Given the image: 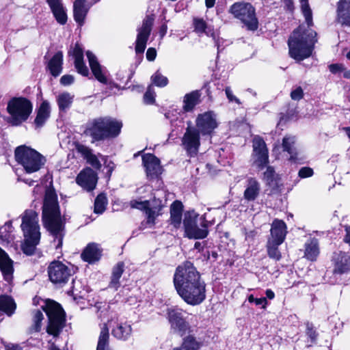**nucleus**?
I'll list each match as a JSON object with an SVG mask.
<instances>
[{"mask_svg":"<svg viewBox=\"0 0 350 350\" xmlns=\"http://www.w3.org/2000/svg\"><path fill=\"white\" fill-rule=\"evenodd\" d=\"M157 56V51L154 48H149L146 52V58L149 61H153Z\"/></svg>","mask_w":350,"mask_h":350,"instance_id":"052dcab7","label":"nucleus"},{"mask_svg":"<svg viewBox=\"0 0 350 350\" xmlns=\"http://www.w3.org/2000/svg\"><path fill=\"white\" fill-rule=\"evenodd\" d=\"M201 93L199 90H194L186 94L183 97V109L186 112L193 110L195 107L200 102Z\"/></svg>","mask_w":350,"mask_h":350,"instance_id":"cd10ccee","label":"nucleus"},{"mask_svg":"<svg viewBox=\"0 0 350 350\" xmlns=\"http://www.w3.org/2000/svg\"><path fill=\"white\" fill-rule=\"evenodd\" d=\"M46 312L49 324L46 332L49 334L57 336L65 324V312L61 306L52 300H48L42 306Z\"/></svg>","mask_w":350,"mask_h":350,"instance_id":"9d476101","label":"nucleus"},{"mask_svg":"<svg viewBox=\"0 0 350 350\" xmlns=\"http://www.w3.org/2000/svg\"><path fill=\"white\" fill-rule=\"evenodd\" d=\"M295 142L294 137H285L282 141V148L284 151L287 152L290 154L289 159L293 162L297 163L299 161V158L297 157L298 154L294 148Z\"/></svg>","mask_w":350,"mask_h":350,"instance_id":"e433bc0d","label":"nucleus"},{"mask_svg":"<svg viewBox=\"0 0 350 350\" xmlns=\"http://www.w3.org/2000/svg\"><path fill=\"white\" fill-rule=\"evenodd\" d=\"M183 226L185 234L189 239H204L208 235V222L205 217H199L194 211L185 213Z\"/></svg>","mask_w":350,"mask_h":350,"instance_id":"6e6552de","label":"nucleus"},{"mask_svg":"<svg viewBox=\"0 0 350 350\" xmlns=\"http://www.w3.org/2000/svg\"><path fill=\"white\" fill-rule=\"evenodd\" d=\"M319 254V242L317 239H310L305 243L304 257L310 261H315Z\"/></svg>","mask_w":350,"mask_h":350,"instance_id":"7c9ffc66","label":"nucleus"},{"mask_svg":"<svg viewBox=\"0 0 350 350\" xmlns=\"http://www.w3.org/2000/svg\"><path fill=\"white\" fill-rule=\"evenodd\" d=\"M75 148L77 152L81 154L85 159L92 153V150L89 147L81 144H77Z\"/></svg>","mask_w":350,"mask_h":350,"instance_id":"09e8293b","label":"nucleus"},{"mask_svg":"<svg viewBox=\"0 0 350 350\" xmlns=\"http://www.w3.org/2000/svg\"><path fill=\"white\" fill-rule=\"evenodd\" d=\"M154 98L155 92L152 88L150 85L144 96V103L146 104H153L154 102Z\"/></svg>","mask_w":350,"mask_h":350,"instance_id":"8fccbe9b","label":"nucleus"},{"mask_svg":"<svg viewBox=\"0 0 350 350\" xmlns=\"http://www.w3.org/2000/svg\"><path fill=\"white\" fill-rule=\"evenodd\" d=\"M317 33L309 29L305 30L302 26L295 29L290 36L288 45L289 55L297 62L311 56L317 40Z\"/></svg>","mask_w":350,"mask_h":350,"instance_id":"7ed1b4c3","label":"nucleus"},{"mask_svg":"<svg viewBox=\"0 0 350 350\" xmlns=\"http://www.w3.org/2000/svg\"><path fill=\"white\" fill-rule=\"evenodd\" d=\"M86 55L95 78L102 83H107V79L105 76V71L98 62L97 57L90 51L86 52Z\"/></svg>","mask_w":350,"mask_h":350,"instance_id":"5701e85b","label":"nucleus"},{"mask_svg":"<svg viewBox=\"0 0 350 350\" xmlns=\"http://www.w3.org/2000/svg\"><path fill=\"white\" fill-rule=\"evenodd\" d=\"M202 346L203 342L200 338L189 334L183 338L181 345L174 347L173 350H200Z\"/></svg>","mask_w":350,"mask_h":350,"instance_id":"c85d7f7f","label":"nucleus"},{"mask_svg":"<svg viewBox=\"0 0 350 350\" xmlns=\"http://www.w3.org/2000/svg\"><path fill=\"white\" fill-rule=\"evenodd\" d=\"M11 239V234L7 232L6 226L0 228V244L3 245L4 243H8Z\"/></svg>","mask_w":350,"mask_h":350,"instance_id":"3c124183","label":"nucleus"},{"mask_svg":"<svg viewBox=\"0 0 350 350\" xmlns=\"http://www.w3.org/2000/svg\"><path fill=\"white\" fill-rule=\"evenodd\" d=\"M57 21L61 24L64 25L67 21V14L65 9L62 5L57 7L51 10Z\"/></svg>","mask_w":350,"mask_h":350,"instance_id":"a18cd8bd","label":"nucleus"},{"mask_svg":"<svg viewBox=\"0 0 350 350\" xmlns=\"http://www.w3.org/2000/svg\"><path fill=\"white\" fill-rule=\"evenodd\" d=\"M336 20L341 25L350 27V0H339L337 4Z\"/></svg>","mask_w":350,"mask_h":350,"instance_id":"393cba45","label":"nucleus"},{"mask_svg":"<svg viewBox=\"0 0 350 350\" xmlns=\"http://www.w3.org/2000/svg\"><path fill=\"white\" fill-rule=\"evenodd\" d=\"M229 12L239 20L247 30L254 31L258 28L255 8L251 3L236 2L230 7Z\"/></svg>","mask_w":350,"mask_h":350,"instance_id":"1a4fd4ad","label":"nucleus"},{"mask_svg":"<svg viewBox=\"0 0 350 350\" xmlns=\"http://www.w3.org/2000/svg\"><path fill=\"white\" fill-rule=\"evenodd\" d=\"M42 221L54 237L56 249L62 246L64 225L61 217L57 196L52 189H46L42 206Z\"/></svg>","mask_w":350,"mask_h":350,"instance_id":"f03ea898","label":"nucleus"},{"mask_svg":"<svg viewBox=\"0 0 350 350\" xmlns=\"http://www.w3.org/2000/svg\"><path fill=\"white\" fill-rule=\"evenodd\" d=\"M72 55L75 58V66L78 73L83 76L89 75V70L83 62V51L81 46L77 44L72 51Z\"/></svg>","mask_w":350,"mask_h":350,"instance_id":"a878e982","label":"nucleus"},{"mask_svg":"<svg viewBox=\"0 0 350 350\" xmlns=\"http://www.w3.org/2000/svg\"><path fill=\"white\" fill-rule=\"evenodd\" d=\"M130 204L133 208L145 211L147 224L150 226L155 224L156 218L161 215L162 208L165 206L161 200L155 197L152 200H133Z\"/></svg>","mask_w":350,"mask_h":350,"instance_id":"9b49d317","label":"nucleus"},{"mask_svg":"<svg viewBox=\"0 0 350 350\" xmlns=\"http://www.w3.org/2000/svg\"><path fill=\"white\" fill-rule=\"evenodd\" d=\"M124 264L122 262H119L113 267L112 271V275L111 282L109 286L110 288L117 290L120 286V279L124 272Z\"/></svg>","mask_w":350,"mask_h":350,"instance_id":"4c0bfd02","label":"nucleus"},{"mask_svg":"<svg viewBox=\"0 0 350 350\" xmlns=\"http://www.w3.org/2000/svg\"><path fill=\"white\" fill-rule=\"evenodd\" d=\"M142 163L149 179L157 178L163 172L159 159L152 154H144Z\"/></svg>","mask_w":350,"mask_h":350,"instance_id":"a211bd4d","label":"nucleus"},{"mask_svg":"<svg viewBox=\"0 0 350 350\" xmlns=\"http://www.w3.org/2000/svg\"><path fill=\"white\" fill-rule=\"evenodd\" d=\"M225 92L226 97L230 102H234L238 105L241 104L240 100L233 94L232 91L230 87H226L225 88Z\"/></svg>","mask_w":350,"mask_h":350,"instance_id":"5fc2aeb1","label":"nucleus"},{"mask_svg":"<svg viewBox=\"0 0 350 350\" xmlns=\"http://www.w3.org/2000/svg\"><path fill=\"white\" fill-rule=\"evenodd\" d=\"M100 256L101 250L96 243L88 244L81 254L82 259L89 263H92L98 260Z\"/></svg>","mask_w":350,"mask_h":350,"instance_id":"bb28decb","label":"nucleus"},{"mask_svg":"<svg viewBox=\"0 0 350 350\" xmlns=\"http://www.w3.org/2000/svg\"><path fill=\"white\" fill-rule=\"evenodd\" d=\"M131 332V326L127 323L118 324L117 326L111 330V334L116 338L124 341L128 340Z\"/></svg>","mask_w":350,"mask_h":350,"instance_id":"f704fd0d","label":"nucleus"},{"mask_svg":"<svg viewBox=\"0 0 350 350\" xmlns=\"http://www.w3.org/2000/svg\"><path fill=\"white\" fill-rule=\"evenodd\" d=\"M307 335L311 338L312 340H314L317 338V333L315 330L310 326V324H307Z\"/></svg>","mask_w":350,"mask_h":350,"instance_id":"680f3d73","label":"nucleus"},{"mask_svg":"<svg viewBox=\"0 0 350 350\" xmlns=\"http://www.w3.org/2000/svg\"><path fill=\"white\" fill-rule=\"evenodd\" d=\"M151 81L154 85L160 88H163L168 83L167 78L163 76L159 70H157L151 76Z\"/></svg>","mask_w":350,"mask_h":350,"instance_id":"49530a36","label":"nucleus"},{"mask_svg":"<svg viewBox=\"0 0 350 350\" xmlns=\"http://www.w3.org/2000/svg\"><path fill=\"white\" fill-rule=\"evenodd\" d=\"M167 319L170 325V329L174 333L183 336L190 332L191 326L189 321L184 318V311L183 310L178 308H168Z\"/></svg>","mask_w":350,"mask_h":350,"instance_id":"f8f14e48","label":"nucleus"},{"mask_svg":"<svg viewBox=\"0 0 350 350\" xmlns=\"http://www.w3.org/2000/svg\"><path fill=\"white\" fill-rule=\"evenodd\" d=\"M63 54L59 51L56 53L48 63V68L53 77H57L62 70Z\"/></svg>","mask_w":350,"mask_h":350,"instance_id":"2f4dec72","label":"nucleus"},{"mask_svg":"<svg viewBox=\"0 0 350 350\" xmlns=\"http://www.w3.org/2000/svg\"><path fill=\"white\" fill-rule=\"evenodd\" d=\"M329 71L333 74H336L338 72H342L345 70V68L342 64H333L329 65Z\"/></svg>","mask_w":350,"mask_h":350,"instance_id":"bf43d9fd","label":"nucleus"},{"mask_svg":"<svg viewBox=\"0 0 350 350\" xmlns=\"http://www.w3.org/2000/svg\"><path fill=\"white\" fill-rule=\"evenodd\" d=\"M51 107L50 103L44 100L36 109V116L34 120V124L36 129L44 126L51 116Z\"/></svg>","mask_w":350,"mask_h":350,"instance_id":"b1692460","label":"nucleus"},{"mask_svg":"<svg viewBox=\"0 0 350 350\" xmlns=\"http://www.w3.org/2000/svg\"><path fill=\"white\" fill-rule=\"evenodd\" d=\"M87 162L90 164L93 167L96 169H100L101 167V163L99 161L97 157L92 153L87 159H85Z\"/></svg>","mask_w":350,"mask_h":350,"instance_id":"603ef678","label":"nucleus"},{"mask_svg":"<svg viewBox=\"0 0 350 350\" xmlns=\"http://www.w3.org/2000/svg\"><path fill=\"white\" fill-rule=\"evenodd\" d=\"M345 232L346 234L345 236L344 241L350 245V226H345Z\"/></svg>","mask_w":350,"mask_h":350,"instance_id":"69168bd1","label":"nucleus"},{"mask_svg":"<svg viewBox=\"0 0 350 350\" xmlns=\"http://www.w3.org/2000/svg\"><path fill=\"white\" fill-rule=\"evenodd\" d=\"M85 0H75L74 2V18L79 25H82L88 8L85 6Z\"/></svg>","mask_w":350,"mask_h":350,"instance_id":"473e14b6","label":"nucleus"},{"mask_svg":"<svg viewBox=\"0 0 350 350\" xmlns=\"http://www.w3.org/2000/svg\"><path fill=\"white\" fill-rule=\"evenodd\" d=\"M75 96L69 92H64L58 94L56 102L60 112H65L69 109L74 100Z\"/></svg>","mask_w":350,"mask_h":350,"instance_id":"72a5a7b5","label":"nucleus"},{"mask_svg":"<svg viewBox=\"0 0 350 350\" xmlns=\"http://www.w3.org/2000/svg\"><path fill=\"white\" fill-rule=\"evenodd\" d=\"M51 10L62 5L61 0H46Z\"/></svg>","mask_w":350,"mask_h":350,"instance_id":"0e129e2a","label":"nucleus"},{"mask_svg":"<svg viewBox=\"0 0 350 350\" xmlns=\"http://www.w3.org/2000/svg\"><path fill=\"white\" fill-rule=\"evenodd\" d=\"M5 350H23L18 345L8 344L5 345Z\"/></svg>","mask_w":350,"mask_h":350,"instance_id":"774afa93","label":"nucleus"},{"mask_svg":"<svg viewBox=\"0 0 350 350\" xmlns=\"http://www.w3.org/2000/svg\"><path fill=\"white\" fill-rule=\"evenodd\" d=\"M14 262L8 254L0 247V271L3 279L9 284L13 280Z\"/></svg>","mask_w":350,"mask_h":350,"instance_id":"412c9836","label":"nucleus"},{"mask_svg":"<svg viewBox=\"0 0 350 350\" xmlns=\"http://www.w3.org/2000/svg\"><path fill=\"white\" fill-rule=\"evenodd\" d=\"M243 192V198L247 202H254L259 196L261 187L260 183L255 178L250 177L247 179Z\"/></svg>","mask_w":350,"mask_h":350,"instance_id":"4be33fe9","label":"nucleus"},{"mask_svg":"<svg viewBox=\"0 0 350 350\" xmlns=\"http://www.w3.org/2000/svg\"><path fill=\"white\" fill-rule=\"evenodd\" d=\"M182 146L188 155L197 154L200 146V132L196 127L188 126L182 137Z\"/></svg>","mask_w":350,"mask_h":350,"instance_id":"2eb2a0df","label":"nucleus"},{"mask_svg":"<svg viewBox=\"0 0 350 350\" xmlns=\"http://www.w3.org/2000/svg\"><path fill=\"white\" fill-rule=\"evenodd\" d=\"M154 21L153 14L147 15L142 21V27L137 29V36L136 40L135 51L137 53H144L146 42L150 35L152 27Z\"/></svg>","mask_w":350,"mask_h":350,"instance_id":"dca6fc26","label":"nucleus"},{"mask_svg":"<svg viewBox=\"0 0 350 350\" xmlns=\"http://www.w3.org/2000/svg\"><path fill=\"white\" fill-rule=\"evenodd\" d=\"M173 282L178 295L188 305H199L206 299V284L191 262L176 267Z\"/></svg>","mask_w":350,"mask_h":350,"instance_id":"f257e3e1","label":"nucleus"},{"mask_svg":"<svg viewBox=\"0 0 350 350\" xmlns=\"http://www.w3.org/2000/svg\"><path fill=\"white\" fill-rule=\"evenodd\" d=\"M21 228L24 234L22 250L24 254L31 256L34 254L40 239L38 215L33 210H27L22 216Z\"/></svg>","mask_w":350,"mask_h":350,"instance_id":"39448f33","label":"nucleus"},{"mask_svg":"<svg viewBox=\"0 0 350 350\" xmlns=\"http://www.w3.org/2000/svg\"><path fill=\"white\" fill-rule=\"evenodd\" d=\"M49 280L55 284L66 283L72 275V270L59 261H53L48 267Z\"/></svg>","mask_w":350,"mask_h":350,"instance_id":"4468645a","label":"nucleus"},{"mask_svg":"<svg viewBox=\"0 0 350 350\" xmlns=\"http://www.w3.org/2000/svg\"><path fill=\"white\" fill-rule=\"evenodd\" d=\"M287 226L283 220L275 219L271 225L270 235L267 241L282 243L287 234Z\"/></svg>","mask_w":350,"mask_h":350,"instance_id":"aec40b11","label":"nucleus"},{"mask_svg":"<svg viewBox=\"0 0 350 350\" xmlns=\"http://www.w3.org/2000/svg\"><path fill=\"white\" fill-rule=\"evenodd\" d=\"M97 179L96 173L90 167H87L78 174L76 182L83 189L90 191L95 189Z\"/></svg>","mask_w":350,"mask_h":350,"instance_id":"6ab92c4d","label":"nucleus"},{"mask_svg":"<svg viewBox=\"0 0 350 350\" xmlns=\"http://www.w3.org/2000/svg\"><path fill=\"white\" fill-rule=\"evenodd\" d=\"M44 319V315L40 310L33 312V325L31 329L35 332H39L42 327V321Z\"/></svg>","mask_w":350,"mask_h":350,"instance_id":"de8ad7c7","label":"nucleus"},{"mask_svg":"<svg viewBox=\"0 0 350 350\" xmlns=\"http://www.w3.org/2000/svg\"><path fill=\"white\" fill-rule=\"evenodd\" d=\"M254 303L256 306H261L262 308H265L268 304L266 297L256 298Z\"/></svg>","mask_w":350,"mask_h":350,"instance_id":"e2e57ef3","label":"nucleus"},{"mask_svg":"<svg viewBox=\"0 0 350 350\" xmlns=\"http://www.w3.org/2000/svg\"><path fill=\"white\" fill-rule=\"evenodd\" d=\"M193 25L194 27V31L199 35L202 33H206V35H208V33L206 31L208 29V25L206 22L203 18L197 17L193 18Z\"/></svg>","mask_w":350,"mask_h":350,"instance_id":"c03bdc74","label":"nucleus"},{"mask_svg":"<svg viewBox=\"0 0 350 350\" xmlns=\"http://www.w3.org/2000/svg\"><path fill=\"white\" fill-rule=\"evenodd\" d=\"M301 10L305 18L306 23L308 27L313 26L312 12L308 3V0H299Z\"/></svg>","mask_w":350,"mask_h":350,"instance_id":"79ce46f5","label":"nucleus"},{"mask_svg":"<svg viewBox=\"0 0 350 350\" xmlns=\"http://www.w3.org/2000/svg\"><path fill=\"white\" fill-rule=\"evenodd\" d=\"M183 204L179 201H175L171 205V223L175 228H178L181 224Z\"/></svg>","mask_w":350,"mask_h":350,"instance_id":"c9c22d12","label":"nucleus"},{"mask_svg":"<svg viewBox=\"0 0 350 350\" xmlns=\"http://www.w3.org/2000/svg\"><path fill=\"white\" fill-rule=\"evenodd\" d=\"M167 25L165 23L163 24L161 26L160 29H159V35H160V37L161 38H163L165 36V35L167 33Z\"/></svg>","mask_w":350,"mask_h":350,"instance_id":"338daca9","label":"nucleus"},{"mask_svg":"<svg viewBox=\"0 0 350 350\" xmlns=\"http://www.w3.org/2000/svg\"><path fill=\"white\" fill-rule=\"evenodd\" d=\"M196 125L202 135H210L217 126L215 114L213 111L199 114L196 120Z\"/></svg>","mask_w":350,"mask_h":350,"instance_id":"f3484780","label":"nucleus"},{"mask_svg":"<svg viewBox=\"0 0 350 350\" xmlns=\"http://www.w3.org/2000/svg\"><path fill=\"white\" fill-rule=\"evenodd\" d=\"M252 166L263 170L269 163V154L265 141L259 136L253 139Z\"/></svg>","mask_w":350,"mask_h":350,"instance_id":"ddd939ff","label":"nucleus"},{"mask_svg":"<svg viewBox=\"0 0 350 350\" xmlns=\"http://www.w3.org/2000/svg\"><path fill=\"white\" fill-rule=\"evenodd\" d=\"M282 243L277 242L267 241L266 247L267 255L270 258H272L276 261H278L282 258L281 252L278 249V247Z\"/></svg>","mask_w":350,"mask_h":350,"instance_id":"a19ab883","label":"nucleus"},{"mask_svg":"<svg viewBox=\"0 0 350 350\" xmlns=\"http://www.w3.org/2000/svg\"><path fill=\"white\" fill-rule=\"evenodd\" d=\"M267 170L264 172V179L266 180L268 183L271 182L273 180V176L275 174V171L273 168L271 166H266Z\"/></svg>","mask_w":350,"mask_h":350,"instance_id":"4d7b16f0","label":"nucleus"},{"mask_svg":"<svg viewBox=\"0 0 350 350\" xmlns=\"http://www.w3.org/2000/svg\"><path fill=\"white\" fill-rule=\"evenodd\" d=\"M75 78L71 75H63L60 79V83L62 85L66 86L71 85L74 82Z\"/></svg>","mask_w":350,"mask_h":350,"instance_id":"13d9d810","label":"nucleus"},{"mask_svg":"<svg viewBox=\"0 0 350 350\" xmlns=\"http://www.w3.org/2000/svg\"><path fill=\"white\" fill-rule=\"evenodd\" d=\"M107 200L105 194H99L94 201V212L96 214H102L106 209Z\"/></svg>","mask_w":350,"mask_h":350,"instance_id":"37998d69","label":"nucleus"},{"mask_svg":"<svg viewBox=\"0 0 350 350\" xmlns=\"http://www.w3.org/2000/svg\"><path fill=\"white\" fill-rule=\"evenodd\" d=\"M16 309V304L14 299L7 295L0 296V310L9 316L12 315Z\"/></svg>","mask_w":350,"mask_h":350,"instance_id":"58836bf2","label":"nucleus"},{"mask_svg":"<svg viewBox=\"0 0 350 350\" xmlns=\"http://www.w3.org/2000/svg\"><path fill=\"white\" fill-rule=\"evenodd\" d=\"M304 97V91L301 87H296L291 92V98L294 100H299Z\"/></svg>","mask_w":350,"mask_h":350,"instance_id":"864d4df0","label":"nucleus"},{"mask_svg":"<svg viewBox=\"0 0 350 350\" xmlns=\"http://www.w3.org/2000/svg\"><path fill=\"white\" fill-rule=\"evenodd\" d=\"M109 329L107 325L103 324L98 337L96 350H107L109 347Z\"/></svg>","mask_w":350,"mask_h":350,"instance_id":"ea45409f","label":"nucleus"},{"mask_svg":"<svg viewBox=\"0 0 350 350\" xmlns=\"http://www.w3.org/2000/svg\"><path fill=\"white\" fill-rule=\"evenodd\" d=\"M122 127V122L111 117L90 120L84 126L83 135L92 138L91 142L117 137Z\"/></svg>","mask_w":350,"mask_h":350,"instance_id":"20e7f679","label":"nucleus"},{"mask_svg":"<svg viewBox=\"0 0 350 350\" xmlns=\"http://www.w3.org/2000/svg\"><path fill=\"white\" fill-rule=\"evenodd\" d=\"M33 110V104L24 97H14L9 100L7 111L10 115L8 122L12 126H19L26 122Z\"/></svg>","mask_w":350,"mask_h":350,"instance_id":"0eeeda50","label":"nucleus"},{"mask_svg":"<svg viewBox=\"0 0 350 350\" xmlns=\"http://www.w3.org/2000/svg\"><path fill=\"white\" fill-rule=\"evenodd\" d=\"M335 268L334 272L343 273L350 268V257L347 254L340 252L334 257Z\"/></svg>","mask_w":350,"mask_h":350,"instance_id":"c756f323","label":"nucleus"},{"mask_svg":"<svg viewBox=\"0 0 350 350\" xmlns=\"http://www.w3.org/2000/svg\"><path fill=\"white\" fill-rule=\"evenodd\" d=\"M15 159L27 174H32L42 168L45 157L35 149L25 145L18 146L14 151Z\"/></svg>","mask_w":350,"mask_h":350,"instance_id":"423d86ee","label":"nucleus"},{"mask_svg":"<svg viewBox=\"0 0 350 350\" xmlns=\"http://www.w3.org/2000/svg\"><path fill=\"white\" fill-rule=\"evenodd\" d=\"M313 175V170L310 167H304L299 171V176L305 178Z\"/></svg>","mask_w":350,"mask_h":350,"instance_id":"6e6d98bb","label":"nucleus"}]
</instances>
